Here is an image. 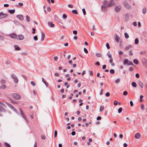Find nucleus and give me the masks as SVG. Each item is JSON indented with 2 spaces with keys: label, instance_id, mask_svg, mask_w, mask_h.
<instances>
[{
  "label": "nucleus",
  "instance_id": "473e14b6",
  "mask_svg": "<svg viewBox=\"0 0 147 147\" xmlns=\"http://www.w3.org/2000/svg\"><path fill=\"white\" fill-rule=\"evenodd\" d=\"M104 108V106H102L100 107V112L102 111Z\"/></svg>",
  "mask_w": 147,
  "mask_h": 147
},
{
  "label": "nucleus",
  "instance_id": "c756f323",
  "mask_svg": "<svg viewBox=\"0 0 147 147\" xmlns=\"http://www.w3.org/2000/svg\"><path fill=\"white\" fill-rule=\"evenodd\" d=\"M4 144L6 147H11L10 145L7 143L5 142Z\"/></svg>",
  "mask_w": 147,
  "mask_h": 147
},
{
  "label": "nucleus",
  "instance_id": "9d476101",
  "mask_svg": "<svg viewBox=\"0 0 147 147\" xmlns=\"http://www.w3.org/2000/svg\"><path fill=\"white\" fill-rule=\"evenodd\" d=\"M24 36L22 35H19L17 36V39H18L20 40H22L24 38Z\"/></svg>",
  "mask_w": 147,
  "mask_h": 147
},
{
  "label": "nucleus",
  "instance_id": "c85d7f7f",
  "mask_svg": "<svg viewBox=\"0 0 147 147\" xmlns=\"http://www.w3.org/2000/svg\"><path fill=\"white\" fill-rule=\"evenodd\" d=\"M6 87V86L5 85L3 84L0 86V88L1 89H4Z\"/></svg>",
  "mask_w": 147,
  "mask_h": 147
},
{
  "label": "nucleus",
  "instance_id": "a19ab883",
  "mask_svg": "<svg viewBox=\"0 0 147 147\" xmlns=\"http://www.w3.org/2000/svg\"><path fill=\"white\" fill-rule=\"evenodd\" d=\"M110 73L111 74H113L115 73V71L113 69H111L110 71Z\"/></svg>",
  "mask_w": 147,
  "mask_h": 147
},
{
  "label": "nucleus",
  "instance_id": "dca6fc26",
  "mask_svg": "<svg viewBox=\"0 0 147 147\" xmlns=\"http://www.w3.org/2000/svg\"><path fill=\"white\" fill-rule=\"evenodd\" d=\"M45 38V34L42 32H41V41H43Z\"/></svg>",
  "mask_w": 147,
  "mask_h": 147
},
{
  "label": "nucleus",
  "instance_id": "338daca9",
  "mask_svg": "<svg viewBox=\"0 0 147 147\" xmlns=\"http://www.w3.org/2000/svg\"><path fill=\"white\" fill-rule=\"evenodd\" d=\"M55 75L57 77H59L60 76L59 74L57 73H56L55 74Z\"/></svg>",
  "mask_w": 147,
  "mask_h": 147
},
{
  "label": "nucleus",
  "instance_id": "c9c22d12",
  "mask_svg": "<svg viewBox=\"0 0 147 147\" xmlns=\"http://www.w3.org/2000/svg\"><path fill=\"white\" fill-rule=\"evenodd\" d=\"M122 107L119 108L118 110V113H121L122 112Z\"/></svg>",
  "mask_w": 147,
  "mask_h": 147
},
{
  "label": "nucleus",
  "instance_id": "cd10ccee",
  "mask_svg": "<svg viewBox=\"0 0 147 147\" xmlns=\"http://www.w3.org/2000/svg\"><path fill=\"white\" fill-rule=\"evenodd\" d=\"M131 85L132 86L134 87H136L137 86V84L136 82H132Z\"/></svg>",
  "mask_w": 147,
  "mask_h": 147
},
{
  "label": "nucleus",
  "instance_id": "e2e57ef3",
  "mask_svg": "<svg viewBox=\"0 0 147 147\" xmlns=\"http://www.w3.org/2000/svg\"><path fill=\"white\" fill-rule=\"evenodd\" d=\"M106 67V65H104L102 66V69H105Z\"/></svg>",
  "mask_w": 147,
  "mask_h": 147
},
{
  "label": "nucleus",
  "instance_id": "aec40b11",
  "mask_svg": "<svg viewBox=\"0 0 147 147\" xmlns=\"http://www.w3.org/2000/svg\"><path fill=\"white\" fill-rule=\"evenodd\" d=\"M142 62L144 63H147V60L145 58H143L142 60Z\"/></svg>",
  "mask_w": 147,
  "mask_h": 147
},
{
  "label": "nucleus",
  "instance_id": "79ce46f5",
  "mask_svg": "<svg viewBox=\"0 0 147 147\" xmlns=\"http://www.w3.org/2000/svg\"><path fill=\"white\" fill-rule=\"evenodd\" d=\"M120 81V79L119 78H118L115 81L116 83H117Z\"/></svg>",
  "mask_w": 147,
  "mask_h": 147
},
{
  "label": "nucleus",
  "instance_id": "412c9836",
  "mask_svg": "<svg viewBox=\"0 0 147 147\" xmlns=\"http://www.w3.org/2000/svg\"><path fill=\"white\" fill-rule=\"evenodd\" d=\"M15 10L14 9H10L8 10V12L10 14H13L15 12Z\"/></svg>",
  "mask_w": 147,
  "mask_h": 147
},
{
  "label": "nucleus",
  "instance_id": "2eb2a0df",
  "mask_svg": "<svg viewBox=\"0 0 147 147\" xmlns=\"http://www.w3.org/2000/svg\"><path fill=\"white\" fill-rule=\"evenodd\" d=\"M140 136V134L139 133H138L135 135V138L136 139H139Z\"/></svg>",
  "mask_w": 147,
  "mask_h": 147
},
{
  "label": "nucleus",
  "instance_id": "a18cd8bd",
  "mask_svg": "<svg viewBox=\"0 0 147 147\" xmlns=\"http://www.w3.org/2000/svg\"><path fill=\"white\" fill-rule=\"evenodd\" d=\"M57 132L56 130H55V131L54 133V137H56L57 136Z\"/></svg>",
  "mask_w": 147,
  "mask_h": 147
},
{
  "label": "nucleus",
  "instance_id": "5fc2aeb1",
  "mask_svg": "<svg viewBox=\"0 0 147 147\" xmlns=\"http://www.w3.org/2000/svg\"><path fill=\"white\" fill-rule=\"evenodd\" d=\"M4 39L3 36H2L0 35V40H3Z\"/></svg>",
  "mask_w": 147,
  "mask_h": 147
},
{
  "label": "nucleus",
  "instance_id": "b1692460",
  "mask_svg": "<svg viewBox=\"0 0 147 147\" xmlns=\"http://www.w3.org/2000/svg\"><path fill=\"white\" fill-rule=\"evenodd\" d=\"M42 81L45 84L47 87L48 86V83L45 81L43 78H42Z\"/></svg>",
  "mask_w": 147,
  "mask_h": 147
},
{
  "label": "nucleus",
  "instance_id": "f3484780",
  "mask_svg": "<svg viewBox=\"0 0 147 147\" xmlns=\"http://www.w3.org/2000/svg\"><path fill=\"white\" fill-rule=\"evenodd\" d=\"M10 36L13 38H16L17 39V35L16 34H12Z\"/></svg>",
  "mask_w": 147,
  "mask_h": 147
},
{
  "label": "nucleus",
  "instance_id": "0eeeda50",
  "mask_svg": "<svg viewBox=\"0 0 147 147\" xmlns=\"http://www.w3.org/2000/svg\"><path fill=\"white\" fill-rule=\"evenodd\" d=\"M11 76L12 78L14 79V82L16 83H18V80L15 75L14 74H12Z\"/></svg>",
  "mask_w": 147,
  "mask_h": 147
},
{
  "label": "nucleus",
  "instance_id": "f704fd0d",
  "mask_svg": "<svg viewBox=\"0 0 147 147\" xmlns=\"http://www.w3.org/2000/svg\"><path fill=\"white\" fill-rule=\"evenodd\" d=\"M96 56L98 57H101L102 56V55L100 53H97L96 54Z\"/></svg>",
  "mask_w": 147,
  "mask_h": 147
},
{
  "label": "nucleus",
  "instance_id": "f8f14e48",
  "mask_svg": "<svg viewBox=\"0 0 147 147\" xmlns=\"http://www.w3.org/2000/svg\"><path fill=\"white\" fill-rule=\"evenodd\" d=\"M121 7L120 6H116L115 7V10L117 12L121 10Z\"/></svg>",
  "mask_w": 147,
  "mask_h": 147
},
{
  "label": "nucleus",
  "instance_id": "4c0bfd02",
  "mask_svg": "<svg viewBox=\"0 0 147 147\" xmlns=\"http://www.w3.org/2000/svg\"><path fill=\"white\" fill-rule=\"evenodd\" d=\"M106 46L108 49H109L110 48L109 45L108 43H107L106 44Z\"/></svg>",
  "mask_w": 147,
  "mask_h": 147
},
{
  "label": "nucleus",
  "instance_id": "a211bd4d",
  "mask_svg": "<svg viewBox=\"0 0 147 147\" xmlns=\"http://www.w3.org/2000/svg\"><path fill=\"white\" fill-rule=\"evenodd\" d=\"M115 39L116 41L117 42H119V37L117 36V34H115Z\"/></svg>",
  "mask_w": 147,
  "mask_h": 147
},
{
  "label": "nucleus",
  "instance_id": "bb28decb",
  "mask_svg": "<svg viewBox=\"0 0 147 147\" xmlns=\"http://www.w3.org/2000/svg\"><path fill=\"white\" fill-rule=\"evenodd\" d=\"M142 12L143 14L146 13V8L145 7H144L142 10Z\"/></svg>",
  "mask_w": 147,
  "mask_h": 147
},
{
  "label": "nucleus",
  "instance_id": "72a5a7b5",
  "mask_svg": "<svg viewBox=\"0 0 147 147\" xmlns=\"http://www.w3.org/2000/svg\"><path fill=\"white\" fill-rule=\"evenodd\" d=\"M124 35L125 37L127 39L129 38V36L127 33L125 32L124 33Z\"/></svg>",
  "mask_w": 147,
  "mask_h": 147
},
{
  "label": "nucleus",
  "instance_id": "7c9ffc66",
  "mask_svg": "<svg viewBox=\"0 0 147 147\" xmlns=\"http://www.w3.org/2000/svg\"><path fill=\"white\" fill-rule=\"evenodd\" d=\"M139 43V40L138 38H136L135 40V44L136 45L138 44Z\"/></svg>",
  "mask_w": 147,
  "mask_h": 147
},
{
  "label": "nucleus",
  "instance_id": "0e129e2a",
  "mask_svg": "<svg viewBox=\"0 0 147 147\" xmlns=\"http://www.w3.org/2000/svg\"><path fill=\"white\" fill-rule=\"evenodd\" d=\"M32 30H33V31L32 32V33L33 34H34L35 33V31H36V29L35 28H33L32 29Z\"/></svg>",
  "mask_w": 147,
  "mask_h": 147
},
{
  "label": "nucleus",
  "instance_id": "20e7f679",
  "mask_svg": "<svg viewBox=\"0 0 147 147\" xmlns=\"http://www.w3.org/2000/svg\"><path fill=\"white\" fill-rule=\"evenodd\" d=\"M6 111L5 109L3 107L0 106V116L2 117L3 116L1 113H5Z\"/></svg>",
  "mask_w": 147,
  "mask_h": 147
},
{
  "label": "nucleus",
  "instance_id": "8fccbe9b",
  "mask_svg": "<svg viewBox=\"0 0 147 147\" xmlns=\"http://www.w3.org/2000/svg\"><path fill=\"white\" fill-rule=\"evenodd\" d=\"M0 104L5 107H6V106L4 103L0 102Z\"/></svg>",
  "mask_w": 147,
  "mask_h": 147
},
{
  "label": "nucleus",
  "instance_id": "2f4dec72",
  "mask_svg": "<svg viewBox=\"0 0 147 147\" xmlns=\"http://www.w3.org/2000/svg\"><path fill=\"white\" fill-rule=\"evenodd\" d=\"M72 13L74 14H78V12L77 10L76 9L73 10L72 11Z\"/></svg>",
  "mask_w": 147,
  "mask_h": 147
},
{
  "label": "nucleus",
  "instance_id": "423d86ee",
  "mask_svg": "<svg viewBox=\"0 0 147 147\" xmlns=\"http://www.w3.org/2000/svg\"><path fill=\"white\" fill-rule=\"evenodd\" d=\"M107 7H108V6H107V5H106V3H104L102 5L101 9L104 12H105L107 11L106 8Z\"/></svg>",
  "mask_w": 147,
  "mask_h": 147
},
{
  "label": "nucleus",
  "instance_id": "49530a36",
  "mask_svg": "<svg viewBox=\"0 0 147 147\" xmlns=\"http://www.w3.org/2000/svg\"><path fill=\"white\" fill-rule=\"evenodd\" d=\"M0 104L5 107H6V106L4 103L0 102Z\"/></svg>",
  "mask_w": 147,
  "mask_h": 147
},
{
  "label": "nucleus",
  "instance_id": "393cba45",
  "mask_svg": "<svg viewBox=\"0 0 147 147\" xmlns=\"http://www.w3.org/2000/svg\"><path fill=\"white\" fill-rule=\"evenodd\" d=\"M14 47H15V49L17 51H19L20 50V48L17 45H15L14 46Z\"/></svg>",
  "mask_w": 147,
  "mask_h": 147
},
{
  "label": "nucleus",
  "instance_id": "6e6d98bb",
  "mask_svg": "<svg viewBox=\"0 0 147 147\" xmlns=\"http://www.w3.org/2000/svg\"><path fill=\"white\" fill-rule=\"evenodd\" d=\"M31 84L33 86H34L35 85V83L33 81H31Z\"/></svg>",
  "mask_w": 147,
  "mask_h": 147
},
{
  "label": "nucleus",
  "instance_id": "052dcab7",
  "mask_svg": "<svg viewBox=\"0 0 147 147\" xmlns=\"http://www.w3.org/2000/svg\"><path fill=\"white\" fill-rule=\"evenodd\" d=\"M130 105L131 106V107L133 106V102L132 101H130Z\"/></svg>",
  "mask_w": 147,
  "mask_h": 147
},
{
  "label": "nucleus",
  "instance_id": "774afa93",
  "mask_svg": "<svg viewBox=\"0 0 147 147\" xmlns=\"http://www.w3.org/2000/svg\"><path fill=\"white\" fill-rule=\"evenodd\" d=\"M58 57L57 56L55 57H54V60L56 61H57L58 59Z\"/></svg>",
  "mask_w": 147,
  "mask_h": 147
},
{
  "label": "nucleus",
  "instance_id": "7ed1b4c3",
  "mask_svg": "<svg viewBox=\"0 0 147 147\" xmlns=\"http://www.w3.org/2000/svg\"><path fill=\"white\" fill-rule=\"evenodd\" d=\"M5 103L10 108L12 109L13 111L15 112L17 111L16 109L11 104L7 102H6Z\"/></svg>",
  "mask_w": 147,
  "mask_h": 147
},
{
  "label": "nucleus",
  "instance_id": "39448f33",
  "mask_svg": "<svg viewBox=\"0 0 147 147\" xmlns=\"http://www.w3.org/2000/svg\"><path fill=\"white\" fill-rule=\"evenodd\" d=\"M20 111L24 119L25 120H26L27 122H28V119H27L25 114L23 113V112L22 111L21 109H20Z\"/></svg>",
  "mask_w": 147,
  "mask_h": 147
},
{
  "label": "nucleus",
  "instance_id": "69168bd1",
  "mask_svg": "<svg viewBox=\"0 0 147 147\" xmlns=\"http://www.w3.org/2000/svg\"><path fill=\"white\" fill-rule=\"evenodd\" d=\"M89 74L91 76H92L93 75V72L91 71H90Z\"/></svg>",
  "mask_w": 147,
  "mask_h": 147
},
{
  "label": "nucleus",
  "instance_id": "6e6552de",
  "mask_svg": "<svg viewBox=\"0 0 147 147\" xmlns=\"http://www.w3.org/2000/svg\"><path fill=\"white\" fill-rule=\"evenodd\" d=\"M115 3H114V0H111L107 4V6L108 7L112 5H115Z\"/></svg>",
  "mask_w": 147,
  "mask_h": 147
},
{
  "label": "nucleus",
  "instance_id": "4be33fe9",
  "mask_svg": "<svg viewBox=\"0 0 147 147\" xmlns=\"http://www.w3.org/2000/svg\"><path fill=\"white\" fill-rule=\"evenodd\" d=\"M132 46L131 45H129L126 46L125 48V49L126 50H129L131 48Z\"/></svg>",
  "mask_w": 147,
  "mask_h": 147
},
{
  "label": "nucleus",
  "instance_id": "c03bdc74",
  "mask_svg": "<svg viewBox=\"0 0 147 147\" xmlns=\"http://www.w3.org/2000/svg\"><path fill=\"white\" fill-rule=\"evenodd\" d=\"M82 11H83L84 15H85L86 14V12L85 9L84 8L83 9H82Z\"/></svg>",
  "mask_w": 147,
  "mask_h": 147
},
{
  "label": "nucleus",
  "instance_id": "bf43d9fd",
  "mask_svg": "<svg viewBox=\"0 0 147 147\" xmlns=\"http://www.w3.org/2000/svg\"><path fill=\"white\" fill-rule=\"evenodd\" d=\"M73 33L74 34L76 35L77 33V32L76 30H74L73 31Z\"/></svg>",
  "mask_w": 147,
  "mask_h": 147
},
{
  "label": "nucleus",
  "instance_id": "5701e85b",
  "mask_svg": "<svg viewBox=\"0 0 147 147\" xmlns=\"http://www.w3.org/2000/svg\"><path fill=\"white\" fill-rule=\"evenodd\" d=\"M129 17V14H127L126 15L125 18V20L126 21H127Z\"/></svg>",
  "mask_w": 147,
  "mask_h": 147
},
{
  "label": "nucleus",
  "instance_id": "3c124183",
  "mask_svg": "<svg viewBox=\"0 0 147 147\" xmlns=\"http://www.w3.org/2000/svg\"><path fill=\"white\" fill-rule=\"evenodd\" d=\"M118 103V102L116 100H115L114 101V105L116 106L117 105Z\"/></svg>",
  "mask_w": 147,
  "mask_h": 147
},
{
  "label": "nucleus",
  "instance_id": "680f3d73",
  "mask_svg": "<svg viewBox=\"0 0 147 147\" xmlns=\"http://www.w3.org/2000/svg\"><path fill=\"white\" fill-rule=\"evenodd\" d=\"M76 133L75 131H73L71 133V134L72 136H74L76 134Z\"/></svg>",
  "mask_w": 147,
  "mask_h": 147
},
{
  "label": "nucleus",
  "instance_id": "864d4df0",
  "mask_svg": "<svg viewBox=\"0 0 147 147\" xmlns=\"http://www.w3.org/2000/svg\"><path fill=\"white\" fill-rule=\"evenodd\" d=\"M105 95L107 97L109 96L110 95V94L109 92H107L106 93Z\"/></svg>",
  "mask_w": 147,
  "mask_h": 147
},
{
  "label": "nucleus",
  "instance_id": "13d9d810",
  "mask_svg": "<svg viewBox=\"0 0 147 147\" xmlns=\"http://www.w3.org/2000/svg\"><path fill=\"white\" fill-rule=\"evenodd\" d=\"M136 77L137 78H139L140 77L139 74L138 73L136 74Z\"/></svg>",
  "mask_w": 147,
  "mask_h": 147
},
{
  "label": "nucleus",
  "instance_id": "e433bc0d",
  "mask_svg": "<svg viewBox=\"0 0 147 147\" xmlns=\"http://www.w3.org/2000/svg\"><path fill=\"white\" fill-rule=\"evenodd\" d=\"M141 109L142 110L144 109V105L142 104L140 106Z\"/></svg>",
  "mask_w": 147,
  "mask_h": 147
},
{
  "label": "nucleus",
  "instance_id": "6ab92c4d",
  "mask_svg": "<svg viewBox=\"0 0 147 147\" xmlns=\"http://www.w3.org/2000/svg\"><path fill=\"white\" fill-rule=\"evenodd\" d=\"M48 24L51 27H54L55 25L52 22H48Z\"/></svg>",
  "mask_w": 147,
  "mask_h": 147
},
{
  "label": "nucleus",
  "instance_id": "9b49d317",
  "mask_svg": "<svg viewBox=\"0 0 147 147\" xmlns=\"http://www.w3.org/2000/svg\"><path fill=\"white\" fill-rule=\"evenodd\" d=\"M124 4L125 6L127 9H129L130 7V6L129 4L126 1L124 2Z\"/></svg>",
  "mask_w": 147,
  "mask_h": 147
},
{
  "label": "nucleus",
  "instance_id": "4468645a",
  "mask_svg": "<svg viewBox=\"0 0 147 147\" xmlns=\"http://www.w3.org/2000/svg\"><path fill=\"white\" fill-rule=\"evenodd\" d=\"M138 83L139 85V86L141 88H143L144 86V84L143 82H142L140 80H139L138 82Z\"/></svg>",
  "mask_w": 147,
  "mask_h": 147
},
{
  "label": "nucleus",
  "instance_id": "f257e3e1",
  "mask_svg": "<svg viewBox=\"0 0 147 147\" xmlns=\"http://www.w3.org/2000/svg\"><path fill=\"white\" fill-rule=\"evenodd\" d=\"M12 96L16 100H20L21 98L19 94L15 93L13 94H12Z\"/></svg>",
  "mask_w": 147,
  "mask_h": 147
},
{
  "label": "nucleus",
  "instance_id": "de8ad7c7",
  "mask_svg": "<svg viewBox=\"0 0 147 147\" xmlns=\"http://www.w3.org/2000/svg\"><path fill=\"white\" fill-rule=\"evenodd\" d=\"M0 104L5 107H6V106L4 103L0 102Z\"/></svg>",
  "mask_w": 147,
  "mask_h": 147
},
{
  "label": "nucleus",
  "instance_id": "a878e982",
  "mask_svg": "<svg viewBox=\"0 0 147 147\" xmlns=\"http://www.w3.org/2000/svg\"><path fill=\"white\" fill-rule=\"evenodd\" d=\"M133 62L136 65H138L139 63V62L138 60L137 59H134Z\"/></svg>",
  "mask_w": 147,
  "mask_h": 147
},
{
  "label": "nucleus",
  "instance_id": "ea45409f",
  "mask_svg": "<svg viewBox=\"0 0 147 147\" xmlns=\"http://www.w3.org/2000/svg\"><path fill=\"white\" fill-rule=\"evenodd\" d=\"M62 17L63 18L66 19L67 18V16L66 14H64L63 15Z\"/></svg>",
  "mask_w": 147,
  "mask_h": 147
},
{
  "label": "nucleus",
  "instance_id": "09e8293b",
  "mask_svg": "<svg viewBox=\"0 0 147 147\" xmlns=\"http://www.w3.org/2000/svg\"><path fill=\"white\" fill-rule=\"evenodd\" d=\"M0 104L5 107H6V106L4 103L0 102Z\"/></svg>",
  "mask_w": 147,
  "mask_h": 147
},
{
  "label": "nucleus",
  "instance_id": "603ef678",
  "mask_svg": "<svg viewBox=\"0 0 147 147\" xmlns=\"http://www.w3.org/2000/svg\"><path fill=\"white\" fill-rule=\"evenodd\" d=\"M84 52L86 53H88V51L87 49L86 48H84Z\"/></svg>",
  "mask_w": 147,
  "mask_h": 147
},
{
  "label": "nucleus",
  "instance_id": "1a4fd4ad",
  "mask_svg": "<svg viewBox=\"0 0 147 147\" xmlns=\"http://www.w3.org/2000/svg\"><path fill=\"white\" fill-rule=\"evenodd\" d=\"M8 14L6 13L3 14L2 12H1L0 13V19L4 18L7 17Z\"/></svg>",
  "mask_w": 147,
  "mask_h": 147
},
{
  "label": "nucleus",
  "instance_id": "ddd939ff",
  "mask_svg": "<svg viewBox=\"0 0 147 147\" xmlns=\"http://www.w3.org/2000/svg\"><path fill=\"white\" fill-rule=\"evenodd\" d=\"M20 20H22L24 19V17L23 15H19L16 16Z\"/></svg>",
  "mask_w": 147,
  "mask_h": 147
},
{
  "label": "nucleus",
  "instance_id": "37998d69",
  "mask_svg": "<svg viewBox=\"0 0 147 147\" xmlns=\"http://www.w3.org/2000/svg\"><path fill=\"white\" fill-rule=\"evenodd\" d=\"M128 94V92L126 91H125L123 92V94L124 96H126Z\"/></svg>",
  "mask_w": 147,
  "mask_h": 147
},
{
  "label": "nucleus",
  "instance_id": "4d7b16f0",
  "mask_svg": "<svg viewBox=\"0 0 147 147\" xmlns=\"http://www.w3.org/2000/svg\"><path fill=\"white\" fill-rule=\"evenodd\" d=\"M34 39L35 40H38V38L37 36H34Z\"/></svg>",
  "mask_w": 147,
  "mask_h": 147
},
{
  "label": "nucleus",
  "instance_id": "58836bf2",
  "mask_svg": "<svg viewBox=\"0 0 147 147\" xmlns=\"http://www.w3.org/2000/svg\"><path fill=\"white\" fill-rule=\"evenodd\" d=\"M26 19L27 21L28 22H29L30 21V19L28 16L27 15L26 16Z\"/></svg>",
  "mask_w": 147,
  "mask_h": 147
},
{
  "label": "nucleus",
  "instance_id": "f03ea898",
  "mask_svg": "<svg viewBox=\"0 0 147 147\" xmlns=\"http://www.w3.org/2000/svg\"><path fill=\"white\" fill-rule=\"evenodd\" d=\"M123 63L124 65L126 64L128 66L130 65H133V63H132L131 61H129L127 59H125L124 60Z\"/></svg>",
  "mask_w": 147,
  "mask_h": 147
}]
</instances>
